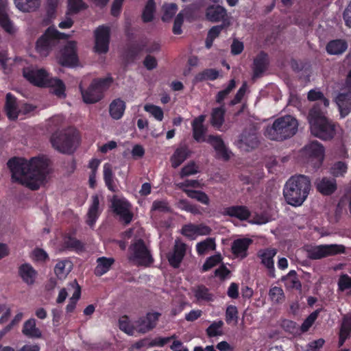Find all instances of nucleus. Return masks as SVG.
<instances>
[{"label":"nucleus","instance_id":"nucleus-1","mask_svg":"<svg viewBox=\"0 0 351 351\" xmlns=\"http://www.w3.org/2000/svg\"><path fill=\"white\" fill-rule=\"evenodd\" d=\"M12 180L36 190L45 182L49 173V160L44 157H35L29 160L14 158L8 162Z\"/></svg>","mask_w":351,"mask_h":351},{"label":"nucleus","instance_id":"nucleus-2","mask_svg":"<svg viewBox=\"0 0 351 351\" xmlns=\"http://www.w3.org/2000/svg\"><path fill=\"white\" fill-rule=\"evenodd\" d=\"M318 104H315L309 110L307 119L312 135L322 140L332 139L336 132V125L326 115Z\"/></svg>","mask_w":351,"mask_h":351},{"label":"nucleus","instance_id":"nucleus-3","mask_svg":"<svg viewBox=\"0 0 351 351\" xmlns=\"http://www.w3.org/2000/svg\"><path fill=\"white\" fill-rule=\"evenodd\" d=\"M310 179L305 176L298 175L290 178L285 184L283 195L287 204L300 206L306 199L311 191Z\"/></svg>","mask_w":351,"mask_h":351},{"label":"nucleus","instance_id":"nucleus-4","mask_svg":"<svg viewBox=\"0 0 351 351\" xmlns=\"http://www.w3.org/2000/svg\"><path fill=\"white\" fill-rule=\"evenodd\" d=\"M298 129V120L291 115H286L276 119L271 126L267 127L265 135L271 140L283 141L294 136Z\"/></svg>","mask_w":351,"mask_h":351},{"label":"nucleus","instance_id":"nucleus-5","mask_svg":"<svg viewBox=\"0 0 351 351\" xmlns=\"http://www.w3.org/2000/svg\"><path fill=\"white\" fill-rule=\"evenodd\" d=\"M78 132L72 128L58 130L52 134L50 143L56 151L65 154H73L80 143Z\"/></svg>","mask_w":351,"mask_h":351},{"label":"nucleus","instance_id":"nucleus-6","mask_svg":"<svg viewBox=\"0 0 351 351\" xmlns=\"http://www.w3.org/2000/svg\"><path fill=\"white\" fill-rule=\"evenodd\" d=\"M23 76L36 86L53 88L54 93L58 97L64 96L65 86L63 82L59 79L49 77L44 69L25 68L23 70Z\"/></svg>","mask_w":351,"mask_h":351},{"label":"nucleus","instance_id":"nucleus-7","mask_svg":"<svg viewBox=\"0 0 351 351\" xmlns=\"http://www.w3.org/2000/svg\"><path fill=\"white\" fill-rule=\"evenodd\" d=\"M69 36L58 31L54 27H49L45 34L36 42V51L43 57H46L53 47H56L60 40L66 39Z\"/></svg>","mask_w":351,"mask_h":351},{"label":"nucleus","instance_id":"nucleus-8","mask_svg":"<svg viewBox=\"0 0 351 351\" xmlns=\"http://www.w3.org/2000/svg\"><path fill=\"white\" fill-rule=\"evenodd\" d=\"M112 83V78L106 77L94 80L89 87L81 90L83 100L86 104L99 101L103 97V93L108 90Z\"/></svg>","mask_w":351,"mask_h":351},{"label":"nucleus","instance_id":"nucleus-9","mask_svg":"<svg viewBox=\"0 0 351 351\" xmlns=\"http://www.w3.org/2000/svg\"><path fill=\"white\" fill-rule=\"evenodd\" d=\"M129 260L138 265H148L152 262L150 253L142 240H137L130 245Z\"/></svg>","mask_w":351,"mask_h":351},{"label":"nucleus","instance_id":"nucleus-10","mask_svg":"<svg viewBox=\"0 0 351 351\" xmlns=\"http://www.w3.org/2000/svg\"><path fill=\"white\" fill-rule=\"evenodd\" d=\"M346 247L341 244L319 245L307 250V256L313 260L321 259L330 256L343 254Z\"/></svg>","mask_w":351,"mask_h":351},{"label":"nucleus","instance_id":"nucleus-11","mask_svg":"<svg viewBox=\"0 0 351 351\" xmlns=\"http://www.w3.org/2000/svg\"><path fill=\"white\" fill-rule=\"evenodd\" d=\"M302 154L315 168H319L324 160V148L319 142L312 141L304 147Z\"/></svg>","mask_w":351,"mask_h":351},{"label":"nucleus","instance_id":"nucleus-12","mask_svg":"<svg viewBox=\"0 0 351 351\" xmlns=\"http://www.w3.org/2000/svg\"><path fill=\"white\" fill-rule=\"evenodd\" d=\"M60 64L66 66L77 65L78 58L77 54V43L75 41H69L64 46L58 57Z\"/></svg>","mask_w":351,"mask_h":351},{"label":"nucleus","instance_id":"nucleus-13","mask_svg":"<svg viewBox=\"0 0 351 351\" xmlns=\"http://www.w3.org/2000/svg\"><path fill=\"white\" fill-rule=\"evenodd\" d=\"M5 110L8 117L11 120H15L18 118L19 114H24L31 112L34 110V107L30 105H24V110H22L19 104L17 103L16 98L11 94L6 95V100L5 104Z\"/></svg>","mask_w":351,"mask_h":351},{"label":"nucleus","instance_id":"nucleus-14","mask_svg":"<svg viewBox=\"0 0 351 351\" xmlns=\"http://www.w3.org/2000/svg\"><path fill=\"white\" fill-rule=\"evenodd\" d=\"M114 211L125 223L131 222L133 214L131 210V205L125 199L114 198L112 200Z\"/></svg>","mask_w":351,"mask_h":351},{"label":"nucleus","instance_id":"nucleus-15","mask_svg":"<svg viewBox=\"0 0 351 351\" xmlns=\"http://www.w3.org/2000/svg\"><path fill=\"white\" fill-rule=\"evenodd\" d=\"M110 27L101 25L95 31V50L98 53H106L108 50L110 42Z\"/></svg>","mask_w":351,"mask_h":351},{"label":"nucleus","instance_id":"nucleus-16","mask_svg":"<svg viewBox=\"0 0 351 351\" xmlns=\"http://www.w3.org/2000/svg\"><path fill=\"white\" fill-rule=\"evenodd\" d=\"M160 315L157 312L148 313L145 317L136 320V333L144 334L153 329L156 326Z\"/></svg>","mask_w":351,"mask_h":351},{"label":"nucleus","instance_id":"nucleus-17","mask_svg":"<svg viewBox=\"0 0 351 351\" xmlns=\"http://www.w3.org/2000/svg\"><path fill=\"white\" fill-rule=\"evenodd\" d=\"M212 229L204 224L200 223L198 225L193 223H188L184 225L181 230V232L185 237L190 239H195L198 236H206L210 234Z\"/></svg>","mask_w":351,"mask_h":351},{"label":"nucleus","instance_id":"nucleus-18","mask_svg":"<svg viewBox=\"0 0 351 351\" xmlns=\"http://www.w3.org/2000/svg\"><path fill=\"white\" fill-rule=\"evenodd\" d=\"M258 140L254 130L244 131L237 143V147L244 152H249L258 146Z\"/></svg>","mask_w":351,"mask_h":351},{"label":"nucleus","instance_id":"nucleus-19","mask_svg":"<svg viewBox=\"0 0 351 351\" xmlns=\"http://www.w3.org/2000/svg\"><path fill=\"white\" fill-rule=\"evenodd\" d=\"M276 254L277 250L275 248L262 249L258 252L261 263L267 269L269 276L272 278L275 277L274 257Z\"/></svg>","mask_w":351,"mask_h":351},{"label":"nucleus","instance_id":"nucleus-20","mask_svg":"<svg viewBox=\"0 0 351 351\" xmlns=\"http://www.w3.org/2000/svg\"><path fill=\"white\" fill-rule=\"evenodd\" d=\"M186 250L185 243L179 239L176 240L172 252L167 255L169 264L175 268L178 267L185 255Z\"/></svg>","mask_w":351,"mask_h":351},{"label":"nucleus","instance_id":"nucleus-21","mask_svg":"<svg viewBox=\"0 0 351 351\" xmlns=\"http://www.w3.org/2000/svg\"><path fill=\"white\" fill-rule=\"evenodd\" d=\"M205 142L210 143L213 147L219 158L228 160L231 157L232 152L226 147L219 136L210 135Z\"/></svg>","mask_w":351,"mask_h":351},{"label":"nucleus","instance_id":"nucleus-22","mask_svg":"<svg viewBox=\"0 0 351 351\" xmlns=\"http://www.w3.org/2000/svg\"><path fill=\"white\" fill-rule=\"evenodd\" d=\"M340 116L344 118L351 112V90L342 91L335 98Z\"/></svg>","mask_w":351,"mask_h":351},{"label":"nucleus","instance_id":"nucleus-23","mask_svg":"<svg viewBox=\"0 0 351 351\" xmlns=\"http://www.w3.org/2000/svg\"><path fill=\"white\" fill-rule=\"evenodd\" d=\"M205 119V115H200L192 122L193 136L197 142H205L207 139L205 136L207 128L204 125Z\"/></svg>","mask_w":351,"mask_h":351},{"label":"nucleus","instance_id":"nucleus-24","mask_svg":"<svg viewBox=\"0 0 351 351\" xmlns=\"http://www.w3.org/2000/svg\"><path fill=\"white\" fill-rule=\"evenodd\" d=\"M317 190L324 195L332 194L337 190V182L334 178L324 177L315 182Z\"/></svg>","mask_w":351,"mask_h":351},{"label":"nucleus","instance_id":"nucleus-25","mask_svg":"<svg viewBox=\"0 0 351 351\" xmlns=\"http://www.w3.org/2000/svg\"><path fill=\"white\" fill-rule=\"evenodd\" d=\"M8 0H0V25L5 32L12 34L16 32V28L8 16Z\"/></svg>","mask_w":351,"mask_h":351},{"label":"nucleus","instance_id":"nucleus-26","mask_svg":"<svg viewBox=\"0 0 351 351\" xmlns=\"http://www.w3.org/2000/svg\"><path fill=\"white\" fill-rule=\"evenodd\" d=\"M252 242V241L247 238L236 239L232 245L233 254L238 258H244L247 255V251Z\"/></svg>","mask_w":351,"mask_h":351},{"label":"nucleus","instance_id":"nucleus-27","mask_svg":"<svg viewBox=\"0 0 351 351\" xmlns=\"http://www.w3.org/2000/svg\"><path fill=\"white\" fill-rule=\"evenodd\" d=\"M19 274L23 281L28 285H32L37 277V271L29 263H24L19 267Z\"/></svg>","mask_w":351,"mask_h":351},{"label":"nucleus","instance_id":"nucleus-28","mask_svg":"<svg viewBox=\"0 0 351 351\" xmlns=\"http://www.w3.org/2000/svg\"><path fill=\"white\" fill-rule=\"evenodd\" d=\"M101 209L99 207V198L97 195L91 197V204L87 213V223L93 226L98 219Z\"/></svg>","mask_w":351,"mask_h":351},{"label":"nucleus","instance_id":"nucleus-29","mask_svg":"<svg viewBox=\"0 0 351 351\" xmlns=\"http://www.w3.org/2000/svg\"><path fill=\"white\" fill-rule=\"evenodd\" d=\"M223 215L236 217L241 221H243L248 219L250 215V212L245 206H234L224 208Z\"/></svg>","mask_w":351,"mask_h":351},{"label":"nucleus","instance_id":"nucleus-30","mask_svg":"<svg viewBox=\"0 0 351 351\" xmlns=\"http://www.w3.org/2000/svg\"><path fill=\"white\" fill-rule=\"evenodd\" d=\"M22 333L31 339H38L40 338L42 336V332L40 330L36 327V322L34 318H30L24 322Z\"/></svg>","mask_w":351,"mask_h":351},{"label":"nucleus","instance_id":"nucleus-31","mask_svg":"<svg viewBox=\"0 0 351 351\" xmlns=\"http://www.w3.org/2000/svg\"><path fill=\"white\" fill-rule=\"evenodd\" d=\"M14 3L20 12L27 13L37 10L40 6V0H14Z\"/></svg>","mask_w":351,"mask_h":351},{"label":"nucleus","instance_id":"nucleus-32","mask_svg":"<svg viewBox=\"0 0 351 351\" xmlns=\"http://www.w3.org/2000/svg\"><path fill=\"white\" fill-rule=\"evenodd\" d=\"M190 155L188 147L185 145L178 147L171 157V166L173 168L179 167Z\"/></svg>","mask_w":351,"mask_h":351},{"label":"nucleus","instance_id":"nucleus-33","mask_svg":"<svg viewBox=\"0 0 351 351\" xmlns=\"http://www.w3.org/2000/svg\"><path fill=\"white\" fill-rule=\"evenodd\" d=\"M125 110V103L121 99H114L110 104L109 112L114 119H121Z\"/></svg>","mask_w":351,"mask_h":351},{"label":"nucleus","instance_id":"nucleus-34","mask_svg":"<svg viewBox=\"0 0 351 351\" xmlns=\"http://www.w3.org/2000/svg\"><path fill=\"white\" fill-rule=\"evenodd\" d=\"M226 10L221 6H210L206 10V19L212 22L223 20L226 16Z\"/></svg>","mask_w":351,"mask_h":351},{"label":"nucleus","instance_id":"nucleus-35","mask_svg":"<svg viewBox=\"0 0 351 351\" xmlns=\"http://www.w3.org/2000/svg\"><path fill=\"white\" fill-rule=\"evenodd\" d=\"M348 48V45L343 40H334L329 42L326 46V51L331 55L343 53Z\"/></svg>","mask_w":351,"mask_h":351},{"label":"nucleus","instance_id":"nucleus-36","mask_svg":"<svg viewBox=\"0 0 351 351\" xmlns=\"http://www.w3.org/2000/svg\"><path fill=\"white\" fill-rule=\"evenodd\" d=\"M114 260L112 258L100 257L97 258V265L95 269V274L97 276H102L109 271L114 263Z\"/></svg>","mask_w":351,"mask_h":351},{"label":"nucleus","instance_id":"nucleus-37","mask_svg":"<svg viewBox=\"0 0 351 351\" xmlns=\"http://www.w3.org/2000/svg\"><path fill=\"white\" fill-rule=\"evenodd\" d=\"M351 332V314L346 315L343 319L340 334L339 346H341Z\"/></svg>","mask_w":351,"mask_h":351},{"label":"nucleus","instance_id":"nucleus-38","mask_svg":"<svg viewBox=\"0 0 351 351\" xmlns=\"http://www.w3.org/2000/svg\"><path fill=\"white\" fill-rule=\"evenodd\" d=\"M104 180L108 189L112 191H115L114 176L112 167L110 163H105L103 167Z\"/></svg>","mask_w":351,"mask_h":351},{"label":"nucleus","instance_id":"nucleus-39","mask_svg":"<svg viewBox=\"0 0 351 351\" xmlns=\"http://www.w3.org/2000/svg\"><path fill=\"white\" fill-rule=\"evenodd\" d=\"M216 249L215 239L207 238L196 244V250L198 254L203 255Z\"/></svg>","mask_w":351,"mask_h":351},{"label":"nucleus","instance_id":"nucleus-40","mask_svg":"<svg viewBox=\"0 0 351 351\" xmlns=\"http://www.w3.org/2000/svg\"><path fill=\"white\" fill-rule=\"evenodd\" d=\"M72 263L67 260L59 261L55 266L54 271L60 279L64 278L71 271Z\"/></svg>","mask_w":351,"mask_h":351},{"label":"nucleus","instance_id":"nucleus-41","mask_svg":"<svg viewBox=\"0 0 351 351\" xmlns=\"http://www.w3.org/2000/svg\"><path fill=\"white\" fill-rule=\"evenodd\" d=\"M73 292L71 298L69 299V304L66 305V311L67 313H72L75 308L77 300L80 298L81 289L77 281L75 280L73 281Z\"/></svg>","mask_w":351,"mask_h":351},{"label":"nucleus","instance_id":"nucleus-42","mask_svg":"<svg viewBox=\"0 0 351 351\" xmlns=\"http://www.w3.org/2000/svg\"><path fill=\"white\" fill-rule=\"evenodd\" d=\"M119 328L129 335H136L135 321H131L128 317L123 316L119 321Z\"/></svg>","mask_w":351,"mask_h":351},{"label":"nucleus","instance_id":"nucleus-43","mask_svg":"<svg viewBox=\"0 0 351 351\" xmlns=\"http://www.w3.org/2000/svg\"><path fill=\"white\" fill-rule=\"evenodd\" d=\"M143 108L145 112L149 113L156 121H162L163 120L164 112L160 106L152 104H146Z\"/></svg>","mask_w":351,"mask_h":351},{"label":"nucleus","instance_id":"nucleus-44","mask_svg":"<svg viewBox=\"0 0 351 351\" xmlns=\"http://www.w3.org/2000/svg\"><path fill=\"white\" fill-rule=\"evenodd\" d=\"M194 295L198 301L210 302L213 300V295L204 286H199L193 289Z\"/></svg>","mask_w":351,"mask_h":351},{"label":"nucleus","instance_id":"nucleus-45","mask_svg":"<svg viewBox=\"0 0 351 351\" xmlns=\"http://www.w3.org/2000/svg\"><path fill=\"white\" fill-rule=\"evenodd\" d=\"M224 113L225 110L222 107L213 109L211 114V123L214 127L219 128L222 125L224 121Z\"/></svg>","mask_w":351,"mask_h":351},{"label":"nucleus","instance_id":"nucleus-46","mask_svg":"<svg viewBox=\"0 0 351 351\" xmlns=\"http://www.w3.org/2000/svg\"><path fill=\"white\" fill-rule=\"evenodd\" d=\"M184 192L186 193L188 197L195 199L204 205H208L210 204V199L208 196L203 191L184 189Z\"/></svg>","mask_w":351,"mask_h":351},{"label":"nucleus","instance_id":"nucleus-47","mask_svg":"<svg viewBox=\"0 0 351 351\" xmlns=\"http://www.w3.org/2000/svg\"><path fill=\"white\" fill-rule=\"evenodd\" d=\"M282 280L285 281V285L288 288L295 289H300L301 288V284L294 270L290 271L287 276L283 277Z\"/></svg>","mask_w":351,"mask_h":351},{"label":"nucleus","instance_id":"nucleus-48","mask_svg":"<svg viewBox=\"0 0 351 351\" xmlns=\"http://www.w3.org/2000/svg\"><path fill=\"white\" fill-rule=\"evenodd\" d=\"M224 323L222 320L213 322L206 329V333L208 337H214L223 335V327Z\"/></svg>","mask_w":351,"mask_h":351},{"label":"nucleus","instance_id":"nucleus-49","mask_svg":"<svg viewBox=\"0 0 351 351\" xmlns=\"http://www.w3.org/2000/svg\"><path fill=\"white\" fill-rule=\"evenodd\" d=\"M347 170V164L344 162L339 161L332 165L330 173L335 177H343L346 173Z\"/></svg>","mask_w":351,"mask_h":351},{"label":"nucleus","instance_id":"nucleus-50","mask_svg":"<svg viewBox=\"0 0 351 351\" xmlns=\"http://www.w3.org/2000/svg\"><path fill=\"white\" fill-rule=\"evenodd\" d=\"M269 297L274 304H280L285 300L284 291L278 287H273L269 289Z\"/></svg>","mask_w":351,"mask_h":351},{"label":"nucleus","instance_id":"nucleus-51","mask_svg":"<svg viewBox=\"0 0 351 351\" xmlns=\"http://www.w3.org/2000/svg\"><path fill=\"white\" fill-rule=\"evenodd\" d=\"M67 5L69 14H76L86 7L84 0H67Z\"/></svg>","mask_w":351,"mask_h":351},{"label":"nucleus","instance_id":"nucleus-52","mask_svg":"<svg viewBox=\"0 0 351 351\" xmlns=\"http://www.w3.org/2000/svg\"><path fill=\"white\" fill-rule=\"evenodd\" d=\"M219 77V71L213 69H208L203 71L202 73L197 74L195 79L198 81L202 80H214Z\"/></svg>","mask_w":351,"mask_h":351},{"label":"nucleus","instance_id":"nucleus-53","mask_svg":"<svg viewBox=\"0 0 351 351\" xmlns=\"http://www.w3.org/2000/svg\"><path fill=\"white\" fill-rule=\"evenodd\" d=\"M163 15L162 19L163 21H168L172 19L178 10V7L175 3H167L162 6Z\"/></svg>","mask_w":351,"mask_h":351},{"label":"nucleus","instance_id":"nucleus-54","mask_svg":"<svg viewBox=\"0 0 351 351\" xmlns=\"http://www.w3.org/2000/svg\"><path fill=\"white\" fill-rule=\"evenodd\" d=\"M308 99L312 101L320 100L325 108L329 106V100L325 98L323 93L317 89H312L308 92Z\"/></svg>","mask_w":351,"mask_h":351},{"label":"nucleus","instance_id":"nucleus-55","mask_svg":"<svg viewBox=\"0 0 351 351\" xmlns=\"http://www.w3.org/2000/svg\"><path fill=\"white\" fill-rule=\"evenodd\" d=\"M155 11L154 0H147V4L143 12V19L145 22H149L154 18Z\"/></svg>","mask_w":351,"mask_h":351},{"label":"nucleus","instance_id":"nucleus-56","mask_svg":"<svg viewBox=\"0 0 351 351\" xmlns=\"http://www.w3.org/2000/svg\"><path fill=\"white\" fill-rule=\"evenodd\" d=\"M239 312L235 306L230 305L227 307L226 311V321L228 324L234 323V324L238 322Z\"/></svg>","mask_w":351,"mask_h":351},{"label":"nucleus","instance_id":"nucleus-57","mask_svg":"<svg viewBox=\"0 0 351 351\" xmlns=\"http://www.w3.org/2000/svg\"><path fill=\"white\" fill-rule=\"evenodd\" d=\"M318 314L319 311H315L311 313L308 315V317L304 320V322L299 328V330H300L302 332H305L308 331L311 326L313 325V324L315 322L316 319L317 318Z\"/></svg>","mask_w":351,"mask_h":351},{"label":"nucleus","instance_id":"nucleus-58","mask_svg":"<svg viewBox=\"0 0 351 351\" xmlns=\"http://www.w3.org/2000/svg\"><path fill=\"white\" fill-rule=\"evenodd\" d=\"M72 285H73V281L71 282H70L69 284H68L66 287H63L60 289L58 295L56 298V302L58 304L63 303L65 301V300L66 299V298L69 295V293H73V287Z\"/></svg>","mask_w":351,"mask_h":351},{"label":"nucleus","instance_id":"nucleus-59","mask_svg":"<svg viewBox=\"0 0 351 351\" xmlns=\"http://www.w3.org/2000/svg\"><path fill=\"white\" fill-rule=\"evenodd\" d=\"M221 256L219 254H215L208 258L202 266V271H206L209 270L210 269L219 263L221 261Z\"/></svg>","mask_w":351,"mask_h":351},{"label":"nucleus","instance_id":"nucleus-60","mask_svg":"<svg viewBox=\"0 0 351 351\" xmlns=\"http://www.w3.org/2000/svg\"><path fill=\"white\" fill-rule=\"evenodd\" d=\"M338 288L341 291L351 289V277L348 274H341L338 280Z\"/></svg>","mask_w":351,"mask_h":351},{"label":"nucleus","instance_id":"nucleus-61","mask_svg":"<svg viewBox=\"0 0 351 351\" xmlns=\"http://www.w3.org/2000/svg\"><path fill=\"white\" fill-rule=\"evenodd\" d=\"M236 85L234 80H231L228 86L223 90L218 93L217 96V101L221 103L226 96L234 88Z\"/></svg>","mask_w":351,"mask_h":351},{"label":"nucleus","instance_id":"nucleus-62","mask_svg":"<svg viewBox=\"0 0 351 351\" xmlns=\"http://www.w3.org/2000/svg\"><path fill=\"white\" fill-rule=\"evenodd\" d=\"M197 172L198 167L194 162H189L182 169L180 176L183 178L195 174Z\"/></svg>","mask_w":351,"mask_h":351},{"label":"nucleus","instance_id":"nucleus-63","mask_svg":"<svg viewBox=\"0 0 351 351\" xmlns=\"http://www.w3.org/2000/svg\"><path fill=\"white\" fill-rule=\"evenodd\" d=\"M281 326L286 331L290 333L297 334L299 332V328L296 323L291 320L284 319L282 322Z\"/></svg>","mask_w":351,"mask_h":351},{"label":"nucleus","instance_id":"nucleus-64","mask_svg":"<svg viewBox=\"0 0 351 351\" xmlns=\"http://www.w3.org/2000/svg\"><path fill=\"white\" fill-rule=\"evenodd\" d=\"M160 49V45L158 42L154 40H149L143 45L142 49L147 53L157 52Z\"/></svg>","mask_w":351,"mask_h":351}]
</instances>
